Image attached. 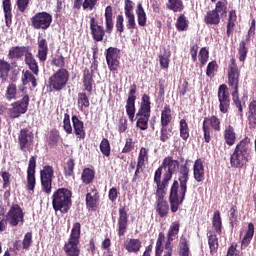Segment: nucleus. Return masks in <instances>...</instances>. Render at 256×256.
<instances>
[{"mask_svg":"<svg viewBox=\"0 0 256 256\" xmlns=\"http://www.w3.org/2000/svg\"><path fill=\"white\" fill-rule=\"evenodd\" d=\"M189 182V167L183 164L179 168L178 181L174 180L170 189L169 203L170 211L177 213L179 205H183L187 195V183Z\"/></svg>","mask_w":256,"mask_h":256,"instance_id":"obj_1","label":"nucleus"},{"mask_svg":"<svg viewBox=\"0 0 256 256\" xmlns=\"http://www.w3.org/2000/svg\"><path fill=\"white\" fill-rule=\"evenodd\" d=\"M227 85L229 87L230 95L235 107L238 108L237 115L243 119V103L239 97V87L241 85V70L237 66L235 57L230 59L227 69Z\"/></svg>","mask_w":256,"mask_h":256,"instance_id":"obj_2","label":"nucleus"},{"mask_svg":"<svg viewBox=\"0 0 256 256\" xmlns=\"http://www.w3.org/2000/svg\"><path fill=\"white\" fill-rule=\"evenodd\" d=\"M251 157V138L245 136L235 146L230 155L232 169H245Z\"/></svg>","mask_w":256,"mask_h":256,"instance_id":"obj_3","label":"nucleus"},{"mask_svg":"<svg viewBox=\"0 0 256 256\" xmlns=\"http://www.w3.org/2000/svg\"><path fill=\"white\" fill-rule=\"evenodd\" d=\"M52 207L63 215L69 213L73 207V192L69 188H58L52 195Z\"/></svg>","mask_w":256,"mask_h":256,"instance_id":"obj_4","label":"nucleus"},{"mask_svg":"<svg viewBox=\"0 0 256 256\" xmlns=\"http://www.w3.org/2000/svg\"><path fill=\"white\" fill-rule=\"evenodd\" d=\"M79 239H81V223L76 222L73 224L68 241H66L63 246V251L66 256L81 255V248H79Z\"/></svg>","mask_w":256,"mask_h":256,"instance_id":"obj_5","label":"nucleus"},{"mask_svg":"<svg viewBox=\"0 0 256 256\" xmlns=\"http://www.w3.org/2000/svg\"><path fill=\"white\" fill-rule=\"evenodd\" d=\"M69 83V70L58 69L48 79V87L50 91H63Z\"/></svg>","mask_w":256,"mask_h":256,"instance_id":"obj_6","label":"nucleus"},{"mask_svg":"<svg viewBox=\"0 0 256 256\" xmlns=\"http://www.w3.org/2000/svg\"><path fill=\"white\" fill-rule=\"evenodd\" d=\"M202 131L204 133L205 143H211L213 131L215 133L221 131V119L215 115L205 117L202 123Z\"/></svg>","mask_w":256,"mask_h":256,"instance_id":"obj_7","label":"nucleus"},{"mask_svg":"<svg viewBox=\"0 0 256 256\" xmlns=\"http://www.w3.org/2000/svg\"><path fill=\"white\" fill-rule=\"evenodd\" d=\"M106 63L110 73L117 75L121 67V50L117 47H109L105 53Z\"/></svg>","mask_w":256,"mask_h":256,"instance_id":"obj_8","label":"nucleus"},{"mask_svg":"<svg viewBox=\"0 0 256 256\" xmlns=\"http://www.w3.org/2000/svg\"><path fill=\"white\" fill-rule=\"evenodd\" d=\"M29 101V95H25L22 99L10 104L8 109V117L10 119H19L21 115H25L29 109Z\"/></svg>","mask_w":256,"mask_h":256,"instance_id":"obj_9","label":"nucleus"},{"mask_svg":"<svg viewBox=\"0 0 256 256\" xmlns=\"http://www.w3.org/2000/svg\"><path fill=\"white\" fill-rule=\"evenodd\" d=\"M53 23V16L46 12H38L31 18V25L33 29L47 31Z\"/></svg>","mask_w":256,"mask_h":256,"instance_id":"obj_10","label":"nucleus"},{"mask_svg":"<svg viewBox=\"0 0 256 256\" xmlns=\"http://www.w3.org/2000/svg\"><path fill=\"white\" fill-rule=\"evenodd\" d=\"M54 177H55V170H53V166L46 165L40 171V181H41L42 191L46 193V195H51V191L53 189Z\"/></svg>","mask_w":256,"mask_h":256,"instance_id":"obj_11","label":"nucleus"},{"mask_svg":"<svg viewBox=\"0 0 256 256\" xmlns=\"http://www.w3.org/2000/svg\"><path fill=\"white\" fill-rule=\"evenodd\" d=\"M6 221L10 227H17L19 223L23 225L25 223V212L19 204H13L6 214Z\"/></svg>","mask_w":256,"mask_h":256,"instance_id":"obj_12","label":"nucleus"},{"mask_svg":"<svg viewBox=\"0 0 256 256\" xmlns=\"http://www.w3.org/2000/svg\"><path fill=\"white\" fill-rule=\"evenodd\" d=\"M35 141V136L28 128H23L18 134V145L20 151L27 153V151H33V143Z\"/></svg>","mask_w":256,"mask_h":256,"instance_id":"obj_13","label":"nucleus"},{"mask_svg":"<svg viewBox=\"0 0 256 256\" xmlns=\"http://www.w3.org/2000/svg\"><path fill=\"white\" fill-rule=\"evenodd\" d=\"M217 95L220 113H223V115L229 113V109H231V94H229V87H227V84H221L218 87Z\"/></svg>","mask_w":256,"mask_h":256,"instance_id":"obj_14","label":"nucleus"},{"mask_svg":"<svg viewBox=\"0 0 256 256\" xmlns=\"http://www.w3.org/2000/svg\"><path fill=\"white\" fill-rule=\"evenodd\" d=\"M35 169H37V157L31 156L27 168V190L35 191V185H37V179L35 178Z\"/></svg>","mask_w":256,"mask_h":256,"instance_id":"obj_15","label":"nucleus"},{"mask_svg":"<svg viewBox=\"0 0 256 256\" xmlns=\"http://www.w3.org/2000/svg\"><path fill=\"white\" fill-rule=\"evenodd\" d=\"M161 177L163 179L161 180ZM167 174L164 173L163 175V167H158L157 170L154 173V183L156 184V193H163L165 192V189L169 186V182L171 181L170 178H166Z\"/></svg>","mask_w":256,"mask_h":256,"instance_id":"obj_16","label":"nucleus"},{"mask_svg":"<svg viewBox=\"0 0 256 256\" xmlns=\"http://www.w3.org/2000/svg\"><path fill=\"white\" fill-rule=\"evenodd\" d=\"M29 51H31L29 46H12L8 50L7 57L9 61H11V65H15L13 61H19V59H23V57H26Z\"/></svg>","mask_w":256,"mask_h":256,"instance_id":"obj_17","label":"nucleus"},{"mask_svg":"<svg viewBox=\"0 0 256 256\" xmlns=\"http://www.w3.org/2000/svg\"><path fill=\"white\" fill-rule=\"evenodd\" d=\"M107 30L101 25L97 23V19L95 17L90 18V33L92 35L93 41L97 43L103 41L105 39V33Z\"/></svg>","mask_w":256,"mask_h":256,"instance_id":"obj_18","label":"nucleus"},{"mask_svg":"<svg viewBox=\"0 0 256 256\" xmlns=\"http://www.w3.org/2000/svg\"><path fill=\"white\" fill-rule=\"evenodd\" d=\"M124 13L127 19L126 27L129 31H131V33H133V29H137L135 14L133 13V1L125 0Z\"/></svg>","mask_w":256,"mask_h":256,"instance_id":"obj_19","label":"nucleus"},{"mask_svg":"<svg viewBox=\"0 0 256 256\" xmlns=\"http://www.w3.org/2000/svg\"><path fill=\"white\" fill-rule=\"evenodd\" d=\"M156 213L162 218L169 215V203L165 200V192H156Z\"/></svg>","mask_w":256,"mask_h":256,"instance_id":"obj_20","label":"nucleus"},{"mask_svg":"<svg viewBox=\"0 0 256 256\" xmlns=\"http://www.w3.org/2000/svg\"><path fill=\"white\" fill-rule=\"evenodd\" d=\"M129 226V216L127 214V208L122 206L119 208L118 218V237H123L127 233V227Z\"/></svg>","mask_w":256,"mask_h":256,"instance_id":"obj_21","label":"nucleus"},{"mask_svg":"<svg viewBox=\"0 0 256 256\" xmlns=\"http://www.w3.org/2000/svg\"><path fill=\"white\" fill-rule=\"evenodd\" d=\"M160 167L165 169L166 179H170L171 181V179H173V173H175L177 167H179V161L173 160V157L168 156L163 159Z\"/></svg>","mask_w":256,"mask_h":256,"instance_id":"obj_22","label":"nucleus"},{"mask_svg":"<svg viewBox=\"0 0 256 256\" xmlns=\"http://www.w3.org/2000/svg\"><path fill=\"white\" fill-rule=\"evenodd\" d=\"M93 70H89V68H85L82 71V83L84 87V91L87 93H93V86L95 85V80L93 79Z\"/></svg>","mask_w":256,"mask_h":256,"instance_id":"obj_23","label":"nucleus"},{"mask_svg":"<svg viewBox=\"0 0 256 256\" xmlns=\"http://www.w3.org/2000/svg\"><path fill=\"white\" fill-rule=\"evenodd\" d=\"M223 139L225 145L228 147H233L235 143H237V132L235 131V127L231 124L226 125L223 131Z\"/></svg>","mask_w":256,"mask_h":256,"instance_id":"obj_24","label":"nucleus"},{"mask_svg":"<svg viewBox=\"0 0 256 256\" xmlns=\"http://www.w3.org/2000/svg\"><path fill=\"white\" fill-rule=\"evenodd\" d=\"M38 52L36 57L39 59L40 63H45L47 61V56L49 55V44L47 39L38 37Z\"/></svg>","mask_w":256,"mask_h":256,"instance_id":"obj_25","label":"nucleus"},{"mask_svg":"<svg viewBox=\"0 0 256 256\" xmlns=\"http://www.w3.org/2000/svg\"><path fill=\"white\" fill-rule=\"evenodd\" d=\"M193 175L197 183L205 181V166L203 165V160L201 158H198L194 162Z\"/></svg>","mask_w":256,"mask_h":256,"instance_id":"obj_26","label":"nucleus"},{"mask_svg":"<svg viewBox=\"0 0 256 256\" xmlns=\"http://www.w3.org/2000/svg\"><path fill=\"white\" fill-rule=\"evenodd\" d=\"M151 118V114L146 112H137L136 114V127L140 129V131H147L149 129V119Z\"/></svg>","mask_w":256,"mask_h":256,"instance_id":"obj_27","label":"nucleus"},{"mask_svg":"<svg viewBox=\"0 0 256 256\" xmlns=\"http://www.w3.org/2000/svg\"><path fill=\"white\" fill-rule=\"evenodd\" d=\"M72 123L74 127V133L78 139H85L87 137V133L85 132V125L83 121L77 117V115L72 116Z\"/></svg>","mask_w":256,"mask_h":256,"instance_id":"obj_28","label":"nucleus"},{"mask_svg":"<svg viewBox=\"0 0 256 256\" xmlns=\"http://www.w3.org/2000/svg\"><path fill=\"white\" fill-rule=\"evenodd\" d=\"M24 63L27 65L28 69L32 71L33 75H39V63L37 62V59H35V56H33L31 50L26 53Z\"/></svg>","mask_w":256,"mask_h":256,"instance_id":"obj_29","label":"nucleus"},{"mask_svg":"<svg viewBox=\"0 0 256 256\" xmlns=\"http://www.w3.org/2000/svg\"><path fill=\"white\" fill-rule=\"evenodd\" d=\"M6 27L10 28L13 25V12L11 8V0H2Z\"/></svg>","mask_w":256,"mask_h":256,"instance_id":"obj_30","label":"nucleus"},{"mask_svg":"<svg viewBox=\"0 0 256 256\" xmlns=\"http://www.w3.org/2000/svg\"><path fill=\"white\" fill-rule=\"evenodd\" d=\"M141 247V240L137 238H130L124 242V249H126L128 253H138L141 251Z\"/></svg>","mask_w":256,"mask_h":256,"instance_id":"obj_31","label":"nucleus"},{"mask_svg":"<svg viewBox=\"0 0 256 256\" xmlns=\"http://www.w3.org/2000/svg\"><path fill=\"white\" fill-rule=\"evenodd\" d=\"M50 65L51 67H55L56 69H66L65 56H63V53L57 51L55 54H52L50 59Z\"/></svg>","mask_w":256,"mask_h":256,"instance_id":"obj_32","label":"nucleus"},{"mask_svg":"<svg viewBox=\"0 0 256 256\" xmlns=\"http://www.w3.org/2000/svg\"><path fill=\"white\" fill-rule=\"evenodd\" d=\"M104 17H105L106 33L111 34L113 33V27H114L112 6H107L105 8Z\"/></svg>","mask_w":256,"mask_h":256,"instance_id":"obj_33","label":"nucleus"},{"mask_svg":"<svg viewBox=\"0 0 256 256\" xmlns=\"http://www.w3.org/2000/svg\"><path fill=\"white\" fill-rule=\"evenodd\" d=\"M237 22V11L230 10L228 15V22L226 26V35L230 37L233 35V31H235V23Z\"/></svg>","mask_w":256,"mask_h":256,"instance_id":"obj_34","label":"nucleus"},{"mask_svg":"<svg viewBox=\"0 0 256 256\" xmlns=\"http://www.w3.org/2000/svg\"><path fill=\"white\" fill-rule=\"evenodd\" d=\"M204 23L206 25H219L221 23V15L217 11L209 10L204 16Z\"/></svg>","mask_w":256,"mask_h":256,"instance_id":"obj_35","label":"nucleus"},{"mask_svg":"<svg viewBox=\"0 0 256 256\" xmlns=\"http://www.w3.org/2000/svg\"><path fill=\"white\" fill-rule=\"evenodd\" d=\"M212 227L217 235L223 233V221L221 220V212L216 210L212 216Z\"/></svg>","mask_w":256,"mask_h":256,"instance_id":"obj_36","label":"nucleus"},{"mask_svg":"<svg viewBox=\"0 0 256 256\" xmlns=\"http://www.w3.org/2000/svg\"><path fill=\"white\" fill-rule=\"evenodd\" d=\"M253 235H255V225H253V223L250 222L248 224V229L246 231V234L243 237L242 242H241L242 249L249 247V244L251 243V241L253 239Z\"/></svg>","mask_w":256,"mask_h":256,"instance_id":"obj_37","label":"nucleus"},{"mask_svg":"<svg viewBox=\"0 0 256 256\" xmlns=\"http://www.w3.org/2000/svg\"><path fill=\"white\" fill-rule=\"evenodd\" d=\"M9 73H11V63L0 59V79L3 83L9 79Z\"/></svg>","mask_w":256,"mask_h":256,"instance_id":"obj_38","label":"nucleus"},{"mask_svg":"<svg viewBox=\"0 0 256 256\" xmlns=\"http://www.w3.org/2000/svg\"><path fill=\"white\" fill-rule=\"evenodd\" d=\"M207 237L210 253L211 255H215L219 249V238H217V235L211 231L207 232Z\"/></svg>","mask_w":256,"mask_h":256,"instance_id":"obj_39","label":"nucleus"},{"mask_svg":"<svg viewBox=\"0 0 256 256\" xmlns=\"http://www.w3.org/2000/svg\"><path fill=\"white\" fill-rule=\"evenodd\" d=\"M172 119L173 117L171 116V106L166 104L164 106V109L161 112V118H160L161 127H167L171 123Z\"/></svg>","mask_w":256,"mask_h":256,"instance_id":"obj_40","label":"nucleus"},{"mask_svg":"<svg viewBox=\"0 0 256 256\" xmlns=\"http://www.w3.org/2000/svg\"><path fill=\"white\" fill-rule=\"evenodd\" d=\"M59 141H61V135L57 130H51L46 138V143L50 146L51 149L57 147L59 145Z\"/></svg>","mask_w":256,"mask_h":256,"instance_id":"obj_41","label":"nucleus"},{"mask_svg":"<svg viewBox=\"0 0 256 256\" xmlns=\"http://www.w3.org/2000/svg\"><path fill=\"white\" fill-rule=\"evenodd\" d=\"M81 181L84 185H91L95 181V170L84 168L81 175Z\"/></svg>","mask_w":256,"mask_h":256,"instance_id":"obj_42","label":"nucleus"},{"mask_svg":"<svg viewBox=\"0 0 256 256\" xmlns=\"http://www.w3.org/2000/svg\"><path fill=\"white\" fill-rule=\"evenodd\" d=\"M181 229V223L179 221L173 222L167 232V239L175 241L179 237V231Z\"/></svg>","mask_w":256,"mask_h":256,"instance_id":"obj_43","label":"nucleus"},{"mask_svg":"<svg viewBox=\"0 0 256 256\" xmlns=\"http://www.w3.org/2000/svg\"><path fill=\"white\" fill-rule=\"evenodd\" d=\"M138 112L151 114V97L143 94Z\"/></svg>","mask_w":256,"mask_h":256,"instance_id":"obj_44","label":"nucleus"},{"mask_svg":"<svg viewBox=\"0 0 256 256\" xmlns=\"http://www.w3.org/2000/svg\"><path fill=\"white\" fill-rule=\"evenodd\" d=\"M99 205V194H86V207L88 209H92V211L97 210V206Z\"/></svg>","mask_w":256,"mask_h":256,"instance_id":"obj_45","label":"nucleus"},{"mask_svg":"<svg viewBox=\"0 0 256 256\" xmlns=\"http://www.w3.org/2000/svg\"><path fill=\"white\" fill-rule=\"evenodd\" d=\"M136 15H137V20H138V25L140 27H145V25H147V13H145L143 4L138 3L137 8H136Z\"/></svg>","mask_w":256,"mask_h":256,"instance_id":"obj_46","label":"nucleus"},{"mask_svg":"<svg viewBox=\"0 0 256 256\" xmlns=\"http://www.w3.org/2000/svg\"><path fill=\"white\" fill-rule=\"evenodd\" d=\"M166 7L169 9V11H173V13H181V11L185 9L183 0H168Z\"/></svg>","mask_w":256,"mask_h":256,"instance_id":"obj_47","label":"nucleus"},{"mask_svg":"<svg viewBox=\"0 0 256 256\" xmlns=\"http://www.w3.org/2000/svg\"><path fill=\"white\" fill-rule=\"evenodd\" d=\"M179 131H180V137L182 141H187L190 136V129H189V124L187 123V120L181 119L179 121Z\"/></svg>","mask_w":256,"mask_h":256,"instance_id":"obj_48","label":"nucleus"},{"mask_svg":"<svg viewBox=\"0 0 256 256\" xmlns=\"http://www.w3.org/2000/svg\"><path fill=\"white\" fill-rule=\"evenodd\" d=\"M248 53H249V48L247 47V42H245V40H242L239 43V47H238V59L241 63H245Z\"/></svg>","mask_w":256,"mask_h":256,"instance_id":"obj_49","label":"nucleus"},{"mask_svg":"<svg viewBox=\"0 0 256 256\" xmlns=\"http://www.w3.org/2000/svg\"><path fill=\"white\" fill-rule=\"evenodd\" d=\"M179 256H190L191 250L189 249V243L187 242V238L182 236L180 238L179 243Z\"/></svg>","mask_w":256,"mask_h":256,"instance_id":"obj_50","label":"nucleus"},{"mask_svg":"<svg viewBox=\"0 0 256 256\" xmlns=\"http://www.w3.org/2000/svg\"><path fill=\"white\" fill-rule=\"evenodd\" d=\"M173 137V129L167 128V126H161L160 129V141L161 143H169Z\"/></svg>","mask_w":256,"mask_h":256,"instance_id":"obj_51","label":"nucleus"},{"mask_svg":"<svg viewBox=\"0 0 256 256\" xmlns=\"http://www.w3.org/2000/svg\"><path fill=\"white\" fill-rule=\"evenodd\" d=\"M159 63L161 69H169V63H171V51L164 50L163 54L159 55Z\"/></svg>","mask_w":256,"mask_h":256,"instance_id":"obj_52","label":"nucleus"},{"mask_svg":"<svg viewBox=\"0 0 256 256\" xmlns=\"http://www.w3.org/2000/svg\"><path fill=\"white\" fill-rule=\"evenodd\" d=\"M22 83L23 85H29V83H32V87L35 88L37 87V78H35V75H33L29 70H26L23 72Z\"/></svg>","mask_w":256,"mask_h":256,"instance_id":"obj_53","label":"nucleus"},{"mask_svg":"<svg viewBox=\"0 0 256 256\" xmlns=\"http://www.w3.org/2000/svg\"><path fill=\"white\" fill-rule=\"evenodd\" d=\"M65 177H75V160L69 158L64 166Z\"/></svg>","mask_w":256,"mask_h":256,"instance_id":"obj_54","label":"nucleus"},{"mask_svg":"<svg viewBox=\"0 0 256 256\" xmlns=\"http://www.w3.org/2000/svg\"><path fill=\"white\" fill-rule=\"evenodd\" d=\"M5 97L7 101H13L17 99V85L14 83H10L7 86Z\"/></svg>","mask_w":256,"mask_h":256,"instance_id":"obj_55","label":"nucleus"},{"mask_svg":"<svg viewBox=\"0 0 256 256\" xmlns=\"http://www.w3.org/2000/svg\"><path fill=\"white\" fill-rule=\"evenodd\" d=\"M78 105L81 111H83V109H89V105L91 104L89 102V96H87V93H78Z\"/></svg>","mask_w":256,"mask_h":256,"instance_id":"obj_56","label":"nucleus"},{"mask_svg":"<svg viewBox=\"0 0 256 256\" xmlns=\"http://www.w3.org/2000/svg\"><path fill=\"white\" fill-rule=\"evenodd\" d=\"M175 27L177 31H185L187 27H189V22L187 21L185 14H180L176 20Z\"/></svg>","mask_w":256,"mask_h":256,"instance_id":"obj_57","label":"nucleus"},{"mask_svg":"<svg viewBox=\"0 0 256 256\" xmlns=\"http://www.w3.org/2000/svg\"><path fill=\"white\" fill-rule=\"evenodd\" d=\"M100 151L104 157H111V143H109V139L103 138L101 140Z\"/></svg>","mask_w":256,"mask_h":256,"instance_id":"obj_58","label":"nucleus"},{"mask_svg":"<svg viewBox=\"0 0 256 256\" xmlns=\"http://www.w3.org/2000/svg\"><path fill=\"white\" fill-rule=\"evenodd\" d=\"M146 161H149V149L142 147L138 155V167H143Z\"/></svg>","mask_w":256,"mask_h":256,"instance_id":"obj_59","label":"nucleus"},{"mask_svg":"<svg viewBox=\"0 0 256 256\" xmlns=\"http://www.w3.org/2000/svg\"><path fill=\"white\" fill-rule=\"evenodd\" d=\"M165 241V233L160 232L156 241L155 256H161L163 253V242Z\"/></svg>","mask_w":256,"mask_h":256,"instance_id":"obj_60","label":"nucleus"},{"mask_svg":"<svg viewBox=\"0 0 256 256\" xmlns=\"http://www.w3.org/2000/svg\"><path fill=\"white\" fill-rule=\"evenodd\" d=\"M219 69V64H217V61L213 60L208 63L207 68H206V75L210 78L213 79L215 77V73H217Z\"/></svg>","mask_w":256,"mask_h":256,"instance_id":"obj_61","label":"nucleus"},{"mask_svg":"<svg viewBox=\"0 0 256 256\" xmlns=\"http://www.w3.org/2000/svg\"><path fill=\"white\" fill-rule=\"evenodd\" d=\"M213 11H216V13L220 15V17H224V15H227V0L218 1Z\"/></svg>","mask_w":256,"mask_h":256,"instance_id":"obj_62","label":"nucleus"},{"mask_svg":"<svg viewBox=\"0 0 256 256\" xmlns=\"http://www.w3.org/2000/svg\"><path fill=\"white\" fill-rule=\"evenodd\" d=\"M135 93H137V85L132 84L130 86V91L128 94V99L126 101V105H135V101H137V96H135Z\"/></svg>","mask_w":256,"mask_h":256,"instance_id":"obj_63","label":"nucleus"},{"mask_svg":"<svg viewBox=\"0 0 256 256\" xmlns=\"http://www.w3.org/2000/svg\"><path fill=\"white\" fill-rule=\"evenodd\" d=\"M198 59L201 63V67H204V65L207 64V61H209V50L205 47L201 48L198 54Z\"/></svg>","mask_w":256,"mask_h":256,"instance_id":"obj_64","label":"nucleus"}]
</instances>
